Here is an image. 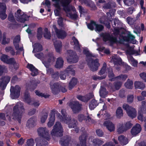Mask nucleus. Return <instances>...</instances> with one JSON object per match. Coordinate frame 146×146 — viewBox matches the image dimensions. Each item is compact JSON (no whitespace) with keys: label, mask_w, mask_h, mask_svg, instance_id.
Here are the masks:
<instances>
[{"label":"nucleus","mask_w":146,"mask_h":146,"mask_svg":"<svg viewBox=\"0 0 146 146\" xmlns=\"http://www.w3.org/2000/svg\"><path fill=\"white\" fill-rule=\"evenodd\" d=\"M106 64L105 63L103 64V66L99 72V74L100 75L104 74L105 73H107L106 68Z\"/></svg>","instance_id":"nucleus-45"},{"label":"nucleus","mask_w":146,"mask_h":146,"mask_svg":"<svg viewBox=\"0 0 146 146\" xmlns=\"http://www.w3.org/2000/svg\"><path fill=\"white\" fill-rule=\"evenodd\" d=\"M7 71V68L4 65H0V76H2Z\"/></svg>","instance_id":"nucleus-51"},{"label":"nucleus","mask_w":146,"mask_h":146,"mask_svg":"<svg viewBox=\"0 0 146 146\" xmlns=\"http://www.w3.org/2000/svg\"><path fill=\"white\" fill-rule=\"evenodd\" d=\"M56 35L59 38L63 39L65 38L67 35L66 32L64 31L58 29L55 25L53 26Z\"/></svg>","instance_id":"nucleus-15"},{"label":"nucleus","mask_w":146,"mask_h":146,"mask_svg":"<svg viewBox=\"0 0 146 146\" xmlns=\"http://www.w3.org/2000/svg\"><path fill=\"white\" fill-rule=\"evenodd\" d=\"M34 139L31 138L27 139L24 146H33L34 145Z\"/></svg>","instance_id":"nucleus-50"},{"label":"nucleus","mask_w":146,"mask_h":146,"mask_svg":"<svg viewBox=\"0 0 146 146\" xmlns=\"http://www.w3.org/2000/svg\"><path fill=\"white\" fill-rule=\"evenodd\" d=\"M98 105V103L95 100H92L90 103L89 108L91 110H93Z\"/></svg>","instance_id":"nucleus-48"},{"label":"nucleus","mask_w":146,"mask_h":146,"mask_svg":"<svg viewBox=\"0 0 146 146\" xmlns=\"http://www.w3.org/2000/svg\"><path fill=\"white\" fill-rule=\"evenodd\" d=\"M63 129L60 123L59 122H56L53 126V128L51 131L52 136H61L63 135Z\"/></svg>","instance_id":"nucleus-5"},{"label":"nucleus","mask_w":146,"mask_h":146,"mask_svg":"<svg viewBox=\"0 0 146 146\" xmlns=\"http://www.w3.org/2000/svg\"><path fill=\"white\" fill-rule=\"evenodd\" d=\"M123 110L121 107L117 108L116 111V117L118 118H120L123 116Z\"/></svg>","instance_id":"nucleus-40"},{"label":"nucleus","mask_w":146,"mask_h":146,"mask_svg":"<svg viewBox=\"0 0 146 146\" xmlns=\"http://www.w3.org/2000/svg\"><path fill=\"white\" fill-rule=\"evenodd\" d=\"M25 110L23 103L18 102L14 107L12 116L15 120L17 121L20 123L23 113Z\"/></svg>","instance_id":"nucleus-3"},{"label":"nucleus","mask_w":146,"mask_h":146,"mask_svg":"<svg viewBox=\"0 0 146 146\" xmlns=\"http://www.w3.org/2000/svg\"><path fill=\"white\" fill-rule=\"evenodd\" d=\"M123 108L126 111L129 116L131 118L135 117L137 115V111L135 109L130 106L127 104H124L122 106Z\"/></svg>","instance_id":"nucleus-7"},{"label":"nucleus","mask_w":146,"mask_h":146,"mask_svg":"<svg viewBox=\"0 0 146 146\" xmlns=\"http://www.w3.org/2000/svg\"><path fill=\"white\" fill-rule=\"evenodd\" d=\"M92 143L94 146H100L104 143V142L100 139L96 138L93 140Z\"/></svg>","instance_id":"nucleus-37"},{"label":"nucleus","mask_w":146,"mask_h":146,"mask_svg":"<svg viewBox=\"0 0 146 146\" xmlns=\"http://www.w3.org/2000/svg\"><path fill=\"white\" fill-rule=\"evenodd\" d=\"M83 52L87 56V61L91 70L92 71L97 70L98 67L99 66L98 60L96 59L94 60L92 58V57L96 58V56L92 55L87 49H84Z\"/></svg>","instance_id":"nucleus-2"},{"label":"nucleus","mask_w":146,"mask_h":146,"mask_svg":"<svg viewBox=\"0 0 146 146\" xmlns=\"http://www.w3.org/2000/svg\"><path fill=\"white\" fill-rule=\"evenodd\" d=\"M33 52H40L42 50V45L38 43H35L33 45Z\"/></svg>","instance_id":"nucleus-33"},{"label":"nucleus","mask_w":146,"mask_h":146,"mask_svg":"<svg viewBox=\"0 0 146 146\" xmlns=\"http://www.w3.org/2000/svg\"><path fill=\"white\" fill-rule=\"evenodd\" d=\"M61 111L62 115H63L62 120L63 121H64V120H65L66 119H68V120L70 119V117L68 115L67 116V115L66 114L65 110L64 109L62 110Z\"/></svg>","instance_id":"nucleus-61"},{"label":"nucleus","mask_w":146,"mask_h":146,"mask_svg":"<svg viewBox=\"0 0 146 146\" xmlns=\"http://www.w3.org/2000/svg\"><path fill=\"white\" fill-rule=\"evenodd\" d=\"M107 73H108V76L109 78H113L115 76L111 68L110 67L107 68Z\"/></svg>","instance_id":"nucleus-55"},{"label":"nucleus","mask_w":146,"mask_h":146,"mask_svg":"<svg viewBox=\"0 0 146 146\" xmlns=\"http://www.w3.org/2000/svg\"><path fill=\"white\" fill-rule=\"evenodd\" d=\"M134 97L133 95L129 94L127 97V101L129 104L132 103L134 100Z\"/></svg>","instance_id":"nucleus-56"},{"label":"nucleus","mask_w":146,"mask_h":146,"mask_svg":"<svg viewBox=\"0 0 146 146\" xmlns=\"http://www.w3.org/2000/svg\"><path fill=\"white\" fill-rule=\"evenodd\" d=\"M69 106L74 113H78L81 109L82 104L77 101H74L70 102Z\"/></svg>","instance_id":"nucleus-10"},{"label":"nucleus","mask_w":146,"mask_h":146,"mask_svg":"<svg viewBox=\"0 0 146 146\" xmlns=\"http://www.w3.org/2000/svg\"><path fill=\"white\" fill-rule=\"evenodd\" d=\"M103 125L110 131H114L115 129V125L112 122L108 121H106L104 122Z\"/></svg>","instance_id":"nucleus-19"},{"label":"nucleus","mask_w":146,"mask_h":146,"mask_svg":"<svg viewBox=\"0 0 146 146\" xmlns=\"http://www.w3.org/2000/svg\"><path fill=\"white\" fill-rule=\"evenodd\" d=\"M127 76L126 74H121L115 78L121 81H124L127 79Z\"/></svg>","instance_id":"nucleus-53"},{"label":"nucleus","mask_w":146,"mask_h":146,"mask_svg":"<svg viewBox=\"0 0 146 146\" xmlns=\"http://www.w3.org/2000/svg\"><path fill=\"white\" fill-rule=\"evenodd\" d=\"M10 80V77L8 76L2 77L0 78V87L4 90Z\"/></svg>","instance_id":"nucleus-16"},{"label":"nucleus","mask_w":146,"mask_h":146,"mask_svg":"<svg viewBox=\"0 0 146 146\" xmlns=\"http://www.w3.org/2000/svg\"><path fill=\"white\" fill-rule=\"evenodd\" d=\"M52 1H59L61 3L63 6H66L70 3L71 0H52Z\"/></svg>","instance_id":"nucleus-58"},{"label":"nucleus","mask_w":146,"mask_h":146,"mask_svg":"<svg viewBox=\"0 0 146 146\" xmlns=\"http://www.w3.org/2000/svg\"><path fill=\"white\" fill-rule=\"evenodd\" d=\"M71 138L68 136L64 137L60 141V143L62 146H68Z\"/></svg>","instance_id":"nucleus-25"},{"label":"nucleus","mask_w":146,"mask_h":146,"mask_svg":"<svg viewBox=\"0 0 146 146\" xmlns=\"http://www.w3.org/2000/svg\"><path fill=\"white\" fill-rule=\"evenodd\" d=\"M126 131L123 124H119L118 125L117 129V132L118 133L121 134Z\"/></svg>","instance_id":"nucleus-39"},{"label":"nucleus","mask_w":146,"mask_h":146,"mask_svg":"<svg viewBox=\"0 0 146 146\" xmlns=\"http://www.w3.org/2000/svg\"><path fill=\"white\" fill-rule=\"evenodd\" d=\"M127 57L129 61L134 66L136 67L137 66L138 62L136 60L133 58L132 56L129 55Z\"/></svg>","instance_id":"nucleus-49"},{"label":"nucleus","mask_w":146,"mask_h":146,"mask_svg":"<svg viewBox=\"0 0 146 146\" xmlns=\"http://www.w3.org/2000/svg\"><path fill=\"white\" fill-rule=\"evenodd\" d=\"M112 60L115 65H120L122 64V60L119 57L113 56Z\"/></svg>","instance_id":"nucleus-34"},{"label":"nucleus","mask_w":146,"mask_h":146,"mask_svg":"<svg viewBox=\"0 0 146 146\" xmlns=\"http://www.w3.org/2000/svg\"><path fill=\"white\" fill-rule=\"evenodd\" d=\"M10 90L11 98L13 99L17 98L19 96L20 88L18 86H16L15 88L13 86H11Z\"/></svg>","instance_id":"nucleus-11"},{"label":"nucleus","mask_w":146,"mask_h":146,"mask_svg":"<svg viewBox=\"0 0 146 146\" xmlns=\"http://www.w3.org/2000/svg\"><path fill=\"white\" fill-rule=\"evenodd\" d=\"M68 75H72L74 76L75 74V70L73 69L72 66L70 65L65 70Z\"/></svg>","instance_id":"nucleus-35"},{"label":"nucleus","mask_w":146,"mask_h":146,"mask_svg":"<svg viewBox=\"0 0 146 146\" xmlns=\"http://www.w3.org/2000/svg\"><path fill=\"white\" fill-rule=\"evenodd\" d=\"M24 98L25 101L27 103L29 104L31 102V100L30 98V94L27 90L25 91Z\"/></svg>","instance_id":"nucleus-36"},{"label":"nucleus","mask_w":146,"mask_h":146,"mask_svg":"<svg viewBox=\"0 0 146 146\" xmlns=\"http://www.w3.org/2000/svg\"><path fill=\"white\" fill-rule=\"evenodd\" d=\"M53 41L56 51L58 52H60L62 48V45L61 42L56 39H53Z\"/></svg>","instance_id":"nucleus-24"},{"label":"nucleus","mask_w":146,"mask_h":146,"mask_svg":"<svg viewBox=\"0 0 146 146\" xmlns=\"http://www.w3.org/2000/svg\"><path fill=\"white\" fill-rule=\"evenodd\" d=\"M48 113L46 112L42 114L41 117V121L42 123H44L48 117Z\"/></svg>","instance_id":"nucleus-54"},{"label":"nucleus","mask_w":146,"mask_h":146,"mask_svg":"<svg viewBox=\"0 0 146 146\" xmlns=\"http://www.w3.org/2000/svg\"><path fill=\"white\" fill-rule=\"evenodd\" d=\"M37 131L39 136L41 137L43 139L49 141L50 136L49 131L46 127H40L38 129Z\"/></svg>","instance_id":"nucleus-6"},{"label":"nucleus","mask_w":146,"mask_h":146,"mask_svg":"<svg viewBox=\"0 0 146 146\" xmlns=\"http://www.w3.org/2000/svg\"><path fill=\"white\" fill-rule=\"evenodd\" d=\"M25 14L23 12H22L21 10L19 9L18 10L16 13H15V17H16L17 20L22 21V20L21 19L20 17L22 16V15H23Z\"/></svg>","instance_id":"nucleus-44"},{"label":"nucleus","mask_w":146,"mask_h":146,"mask_svg":"<svg viewBox=\"0 0 146 146\" xmlns=\"http://www.w3.org/2000/svg\"><path fill=\"white\" fill-rule=\"evenodd\" d=\"M72 40L74 43V48L79 52H81L82 50L80 48L81 46L79 44L78 40L74 36L72 38Z\"/></svg>","instance_id":"nucleus-28"},{"label":"nucleus","mask_w":146,"mask_h":146,"mask_svg":"<svg viewBox=\"0 0 146 146\" xmlns=\"http://www.w3.org/2000/svg\"><path fill=\"white\" fill-rule=\"evenodd\" d=\"M108 20L105 16H103L100 19L99 22L100 23L105 25L107 28H110V26Z\"/></svg>","instance_id":"nucleus-29"},{"label":"nucleus","mask_w":146,"mask_h":146,"mask_svg":"<svg viewBox=\"0 0 146 146\" xmlns=\"http://www.w3.org/2000/svg\"><path fill=\"white\" fill-rule=\"evenodd\" d=\"M133 82L131 80L128 79L125 84V87L128 89H131L133 87Z\"/></svg>","instance_id":"nucleus-46"},{"label":"nucleus","mask_w":146,"mask_h":146,"mask_svg":"<svg viewBox=\"0 0 146 146\" xmlns=\"http://www.w3.org/2000/svg\"><path fill=\"white\" fill-rule=\"evenodd\" d=\"M35 119L34 118H30L27 121L26 126L29 128L33 127L35 123Z\"/></svg>","instance_id":"nucleus-31"},{"label":"nucleus","mask_w":146,"mask_h":146,"mask_svg":"<svg viewBox=\"0 0 146 146\" xmlns=\"http://www.w3.org/2000/svg\"><path fill=\"white\" fill-rule=\"evenodd\" d=\"M104 28V27L102 25L96 23L95 30L96 31L98 32L102 31Z\"/></svg>","instance_id":"nucleus-59"},{"label":"nucleus","mask_w":146,"mask_h":146,"mask_svg":"<svg viewBox=\"0 0 146 146\" xmlns=\"http://www.w3.org/2000/svg\"><path fill=\"white\" fill-rule=\"evenodd\" d=\"M141 130V128L139 124L137 123L131 130V133L133 135H136L139 133Z\"/></svg>","instance_id":"nucleus-20"},{"label":"nucleus","mask_w":146,"mask_h":146,"mask_svg":"<svg viewBox=\"0 0 146 146\" xmlns=\"http://www.w3.org/2000/svg\"><path fill=\"white\" fill-rule=\"evenodd\" d=\"M55 120L54 115H51L50 119L49 121L47 123V125L48 127H50L53 125Z\"/></svg>","instance_id":"nucleus-47"},{"label":"nucleus","mask_w":146,"mask_h":146,"mask_svg":"<svg viewBox=\"0 0 146 146\" xmlns=\"http://www.w3.org/2000/svg\"><path fill=\"white\" fill-rule=\"evenodd\" d=\"M27 67L31 72V74L33 76H35L38 73V70L32 64H28Z\"/></svg>","instance_id":"nucleus-26"},{"label":"nucleus","mask_w":146,"mask_h":146,"mask_svg":"<svg viewBox=\"0 0 146 146\" xmlns=\"http://www.w3.org/2000/svg\"><path fill=\"white\" fill-rule=\"evenodd\" d=\"M96 23L93 21H91L90 23L87 25V26L88 28L91 30H93L95 28L94 27H95Z\"/></svg>","instance_id":"nucleus-57"},{"label":"nucleus","mask_w":146,"mask_h":146,"mask_svg":"<svg viewBox=\"0 0 146 146\" xmlns=\"http://www.w3.org/2000/svg\"><path fill=\"white\" fill-rule=\"evenodd\" d=\"M127 21L129 24L132 25L134 23L135 20L134 19L128 17L127 18Z\"/></svg>","instance_id":"nucleus-64"},{"label":"nucleus","mask_w":146,"mask_h":146,"mask_svg":"<svg viewBox=\"0 0 146 146\" xmlns=\"http://www.w3.org/2000/svg\"><path fill=\"white\" fill-rule=\"evenodd\" d=\"M37 37L38 39H40L42 37V30L41 28L38 29Z\"/></svg>","instance_id":"nucleus-62"},{"label":"nucleus","mask_w":146,"mask_h":146,"mask_svg":"<svg viewBox=\"0 0 146 146\" xmlns=\"http://www.w3.org/2000/svg\"><path fill=\"white\" fill-rule=\"evenodd\" d=\"M6 7L5 3H0V18L2 20L5 19L7 15L5 13Z\"/></svg>","instance_id":"nucleus-17"},{"label":"nucleus","mask_w":146,"mask_h":146,"mask_svg":"<svg viewBox=\"0 0 146 146\" xmlns=\"http://www.w3.org/2000/svg\"><path fill=\"white\" fill-rule=\"evenodd\" d=\"M93 95L92 94H90L89 95L85 96H78L77 98L79 100L85 102H88L90 98H92Z\"/></svg>","instance_id":"nucleus-27"},{"label":"nucleus","mask_w":146,"mask_h":146,"mask_svg":"<svg viewBox=\"0 0 146 146\" xmlns=\"http://www.w3.org/2000/svg\"><path fill=\"white\" fill-rule=\"evenodd\" d=\"M64 122L68 124V127L69 128H74L76 125L77 121L74 119H71L70 117V119L68 120V119H66L64 120Z\"/></svg>","instance_id":"nucleus-21"},{"label":"nucleus","mask_w":146,"mask_h":146,"mask_svg":"<svg viewBox=\"0 0 146 146\" xmlns=\"http://www.w3.org/2000/svg\"><path fill=\"white\" fill-rule=\"evenodd\" d=\"M77 83V80L76 79L74 78H72L69 83V89H72L76 84Z\"/></svg>","instance_id":"nucleus-38"},{"label":"nucleus","mask_w":146,"mask_h":146,"mask_svg":"<svg viewBox=\"0 0 146 146\" xmlns=\"http://www.w3.org/2000/svg\"><path fill=\"white\" fill-rule=\"evenodd\" d=\"M63 60L61 57L58 58L56 62L55 66L57 68H60L62 67L63 64Z\"/></svg>","instance_id":"nucleus-32"},{"label":"nucleus","mask_w":146,"mask_h":146,"mask_svg":"<svg viewBox=\"0 0 146 146\" xmlns=\"http://www.w3.org/2000/svg\"><path fill=\"white\" fill-rule=\"evenodd\" d=\"M127 54L131 55L136 54V55H139L137 51L134 50L133 48L131 47H129L127 51Z\"/></svg>","instance_id":"nucleus-43"},{"label":"nucleus","mask_w":146,"mask_h":146,"mask_svg":"<svg viewBox=\"0 0 146 146\" xmlns=\"http://www.w3.org/2000/svg\"><path fill=\"white\" fill-rule=\"evenodd\" d=\"M115 37H114L111 36L110 34L107 33H102L101 35L103 38L104 41H109L111 43H113L117 42H119L121 43L124 41H128L129 39L131 40H133L135 38V36L131 34H128L127 36H126L122 35V36L119 34V31L118 29H115Z\"/></svg>","instance_id":"nucleus-1"},{"label":"nucleus","mask_w":146,"mask_h":146,"mask_svg":"<svg viewBox=\"0 0 146 146\" xmlns=\"http://www.w3.org/2000/svg\"><path fill=\"white\" fill-rule=\"evenodd\" d=\"M68 53L67 61L70 62L75 63L78 61V58L76 53L72 50H69L68 51Z\"/></svg>","instance_id":"nucleus-13"},{"label":"nucleus","mask_w":146,"mask_h":146,"mask_svg":"<svg viewBox=\"0 0 146 146\" xmlns=\"http://www.w3.org/2000/svg\"><path fill=\"white\" fill-rule=\"evenodd\" d=\"M50 85L52 93L54 94H57L59 92V90L63 93L67 91V90L65 87H63L58 83H55L52 84V82H50Z\"/></svg>","instance_id":"nucleus-8"},{"label":"nucleus","mask_w":146,"mask_h":146,"mask_svg":"<svg viewBox=\"0 0 146 146\" xmlns=\"http://www.w3.org/2000/svg\"><path fill=\"white\" fill-rule=\"evenodd\" d=\"M45 33L44 34V37L46 39H50L51 37V35L50 32L48 31L47 28L44 29Z\"/></svg>","instance_id":"nucleus-60"},{"label":"nucleus","mask_w":146,"mask_h":146,"mask_svg":"<svg viewBox=\"0 0 146 146\" xmlns=\"http://www.w3.org/2000/svg\"><path fill=\"white\" fill-rule=\"evenodd\" d=\"M55 1L56 3V6L58 9H56L54 11L55 15L56 16H59L60 15V13L59 10L60 9V5L63 7L65 11L67 13V17H68L72 19H75L77 18V15L76 14L75 11H74L73 13H72L71 12H70V9L68 6V5L69 3L67 5H66V6H63L62 5L59 1Z\"/></svg>","instance_id":"nucleus-4"},{"label":"nucleus","mask_w":146,"mask_h":146,"mask_svg":"<svg viewBox=\"0 0 146 146\" xmlns=\"http://www.w3.org/2000/svg\"><path fill=\"white\" fill-rule=\"evenodd\" d=\"M122 83L121 82H116L114 83L113 85L111 83H109L108 84V87L113 91L118 90L121 87Z\"/></svg>","instance_id":"nucleus-18"},{"label":"nucleus","mask_w":146,"mask_h":146,"mask_svg":"<svg viewBox=\"0 0 146 146\" xmlns=\"http://www.w3.org/2000/svg\"><path fill=\"white\" fill-rule=\"evenodd\" d=\"M142 106L140 107L138 111V119L140 121H146V117H143L142 113H146V101L142 102Z\"/></svg>","instance_id":"nucleus-9"},{"label":"nucleus","mask_w":146,"mask_h":146,"mask_svg":"<svg viewBox=\"0 0 146 146\" xmlns=\"http://www.w3.org/2000/svg\"><path fill=\"white\" fill-rule=\"evenodd\" d=\"M20 40V36L19 35L16 36L13 40V44L16 49L17 50L16 54H18L21 51L23 50V47H19L18 44Z\"/></svg>","instance_id":"nucleus-14"},{"label":"nucleus","mask_w":146,"mask_h":146,"mask_svg":"<svg viewBox=\"0 0 146 146\" xmlns=\"http://www.w3.org/2000/svg\"><path fill=\"white\" fill-rule=\"evenodd\" d=\"M108 94V92L106 91L105 88L101 87L100 91V96L102 98H105Z\"/></svg>","instance_id":"nucleus-42"},{"label":"nucleus","mask_w":146,"mask_h":146,"mask_svg":"<svg viewBox=\"0 0 146 146\" xmlns=\"http://www.w3.org/2000/svg\"><path fill=\"white\" fill-rule=\"evenodd\" d=\"M123 125L126 131L131 128L133 125V124L130 121L126 122L123 124Z\"/></svg>","instance_id":"nucleus-63"},{"label":"nucleus","mask_w":146,"mask_h":146,"mask_svg":"<svg viewBox=\"0 0 146 146\" xmlns=\"http://www.w3.org/2000/svg\"><path fill=\"white\" fill-rule=\"evenodd\" d=\"M55 58L52 53H49L42 60L43 64L45 66L48 68L49 67L50 64V63L52 62H54Z\"/></svg>","instance_id":"nucleus-12"},{"label":"nucleus","mask_w":146,"mask_h":146,"mask_svg":"<svg viewBox=\"0 0 146 146\" xmlns=\"http://www.w3.org/2000/svg\"><path fill=\"white\" fill-rule=\"evenodd\" d=\"M135 88L143 89L145 87V85L143 83L140 82H136L134 83Z\"/></svg>","instance_id":"nucleus-41"},{"label":"nucleus","mask_w":146,"mask_h":146,"mask_svg":"<svg viewBox=\"0 0 146 146\" xmlns=\"http://www.w3.org/2000/svg\"><path fill=\"white\" fill-rule=\"evenodd\" d=\"M5 50L7 52H9L10 54L12 55H15V52L13 48L11 46H7L5 48Z\"/></svg>","instance_id":"nucleus-52"},{"label":"nucleus","mask_w":146,"mask_h":146,"mask_svg":"<svg viewBox=\"0 0 146 146\" xmlns=\"http://www.w3.org/2000/svg\"><path fill=\"white\" fill-rule=\"evenodd\" d=\"M118 140L121 144L125 145L128 142V138L123 135H121L119 136L118 138Z\"/></svg>","instance_id":"nucleus-30"},{"label":"nucleus","mask_w":146,"mask_h":146,"mask_svg":"<svg viewBox=\"0 0 146 146\" xmlns=\"http://www.w3.org/2000/svg\"><path fill=\"white\" fill-rule=\"evenodd\" d=\"M43 139L40 137L36 138L35 141L36 143V146H42L43 145H46L48 143L46 140Z\"/></svg>","instance_id":"nucleus-22"},{"label":"nucleus","mask_w":146,"mask_h":146,"mask_svg":"<svg viewBox=\"0 0 146 146\" xmlns=\"http://www.w3.org/2000/svg\"><path fill=\"white\" fill-rule=\"evenodd\" d=\"M88 136V134L85 133L80 136L79 139L81 146H86V140Z\"/></svg>","instance_id":"nucleus-23"}]
</instances>
